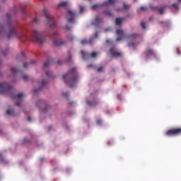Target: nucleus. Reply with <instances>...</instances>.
Here are the masks:
<instances>
[{
  "label": "nucleus",
  "instance_id": "34",
  "mask_svg": "<svg viewBox=\"0 0 181 181\" xmlns=\"http://www.w3.org/2000/svg\"><path fill=\"white\" fill-rule=\"evenodd\" d=\"M1 53H2V54H4V56H6V53H8V49H6L5 52L1 49Z\"/></svg>",
  "mask_w": 181,
  "mask_h": 181
},
{
  "label": "nucleus",
  "instance_id": "26",
  "mask_svg": "<svg viewBox=\"0 0 181 181\" xmlns=\"http://www.w3.org/2000/svg\"><path fill=\"white\" fill-rule=\"evenodd\" d=\"M103 13H105V15H107V16H114V15L112 14L110 10L105 11Z\"/></svg>",
  "mask_w": 181,
  "mask_h": 181
},
{
  "label": "nucleus",
  "instance_id": "24",
  "mask_svg": "<svg viewBox=\"0 0 181 181\" xmlns=\"http://www.w3.org/2000/svg\"><path fill=\"white\" fill-rule=\"evenodd\" d=\"M81 45H86L87 43H90V45H92L93 44V39H90L89 41L87 40H83L81 42Z\"/></svg>",
  "mask_w": 181,
  "mask_h": 181
},
{
  "label": "nucleus",
  "instance_id": "25",
  "mask_svg": "<svg viewBox=\"0 0 181 181\" xmlns=\"http://www.w3.org/2000/svg\"><path fill=\"white\" fill-rule=\"evenodd\" d=\"M14 112H15V111H13V110H12V109H8L6 111L7 115H13Z\"/></svg>",
  "mask_w": 181,
  "mask_h": 181
},
{
  "label": "nucleus",
  "instance_id": "52",
  "mask_svg": "<svg viewBox=\"0 0 181 181\" xmlns=\"http://www.w3.org/2000/svg\"><path fill=\"white\" fill-rule=\"evenodd\" d=\"M95 37L97 39V37H98V33H95Z\"/></svg>",
  "mask_w": 181,
  "mask_h": 181
},
{
  "label": "nucleus",
  "instance_id": "4",
  "mask_svg": "<svg viewBox=\"0 0 181 181\" xmlns=\"http://www.w3.org/2000/svg\"><path fill=\"white\" fill-rule=\"evenodd\" d=\"M44 15L47 21V24L49 25L50 28H53L56 26V21L53 18V16L50 15V12L47 8L43 9Z\"/></svg>",
  "mask_w": 181,
  "mask_h": 181
},
{
  "label": "nucleus",
  "instance_id": "29",
  "mask_svg": "<svg viewBox=\"0 0 181 181\" xmlns=\"http://www.w3.org/2000/svg\"><path fill=\"white\" fill-rule=\"evenodd\" d=\"M100 5L98 4H94L93 6H92V9H93V11H95V9H97V8H99Z\"/></svg>",
  "mask_w": 181,
  "mask_h": 181
},
{
  "label": "nucleus",
  "instance_id": "36",
  "mask_svg": "<svg viewBox=\"0 0 181 181\" xmlns=\"http://www.w3.org/2000/svg\"><path fill=\"white\" fill-rule=\"evenodd\" d=\"M103 66H100L98 69V73H101V71H103Z\"/></svg>",
  "mask_w": 181,
  "mask_h": 181
},
{
  "label": "nucleus",
  "instance_id": "11",
  "mask_svg": "<svg viewBox=\"0 0 181 181\" xmlns=\"http://www.w3.org/2000/svg\"><path fill=\"white\" fill-rule=\"evenodd\" d=\"M83 59L85 60H88V59H90V57H91L92 59H94L95 57H97V54L96 52H92L90 54L84 52V51H81V52Z\"/></svg>",
  "mask_w": 181,
  "mask_h": 181
},
{
  "label": "nucleus",
  "instance_id": "64",
  "mask_svg": "<svg viewBox=\"0 0 181 181\" xmlns=\"http://www.w3.org/2000/svg\"><path fill=\"white\" fill-rule=\"evenodd\" d=\"M117 11H119V9H117Z\"/></svg>",
  "mask_w": 181,
  "mask_h": 181
},
{
  "label": "nucleus",
  "instance_id": "3",
  "mask_svg": "<svg viewBox=\"0 0 181 181\" xmlns=\"http://www.w3.org/2000/svg\"><path fill=\"white\" fill-rule=\"evenodd\" d=\"M116 33H117V36H119L116 39V42H119V40H122V39H124V37H125L126 39H131L132 40H135V39H136V37H138V34H136V33H134L132 35H124V31L121 29L117 30Z\"/></svg>",
  "mask_w": 181,
  "mask_h": 181
},
{
  "label": "nucleus",
  "instance_id": "35",
  "mask_svg": "<svg viewBox=\"0 0 181 181\" xmlns=\"http://www.w3.org/2000/svg\"><path fill=\"white\" fill-rule=\"evenodd\" d=\"M48 108H50V106H49V105H46L45 106V107L44 108V110H43V111H44V112H47V109Z\"/></svg>",
  "mask_w": 181,
  "mask_h": 181
},
{
  "label": "nucleus",
  "instance_id": "42",
  "mask_svg": "<svg viewBox=\"0 0 181 181\" xmlns=\"http://www.w3.org/2000/svg\"><path fill=\"white\" fill-rule=\"evenodd\" d=\"M33 22H34L35 23H39V19L35 18V19L33 20Z\"/></svg>",
  "mask_w": 181,
  "mask_h": 181
},
{
  "label": "nucleus",
  "instance_id": "23",
  "mask_svg": "<svg viewBox=\"0 0 181 181\" xmlns=\"http://www.w3.org/2000/svg\"><path fill=\"white\" fill-rule=\"evenodd\" d=\"M46 76L50 78H54V75H53V72H52V71H47Z\"/></svg>",
  "mask_w": 181,
  "mask_h": 181
},
{
  "label": "nucleus",
  "instance_id": "44",
  "mask_svg": "<svg viewBox=\"0 0 181 181\" xmlns=\"http://www.w3.org/2000/svg\"><path fill=\"white\" fill-rule=\"evenodd\" d=\"M6 18H7V19H8V21H9V19H11V14L7 13V14H6Z\"/></svg>",
  "mask_w": 181,
  "mask_h": 181
},
{
  "label": "nucleus",
  "instance_id": "22",
  "mask_svg": "<svg viewBox=\"0 0 181 181\" xmlns=\"http://www.w3.org/2000/svg\"><path fill=\"white\" fill-rule=\"evenodd\" d=\"M123 21H124V19H122L121 18H117L115 20V23H116V25L119 26V25H121Z\"/></svg>",
  "mask_w": 181,
  "mask_h": 181
},
{
  "label": "nucleus",
  "instance_id": "10",
  "mask_svg": "<svg viewBox=\"0 0 181 181\" xmlns=\"http://www.w3.org/2000/svg\"><path fill=\"white\" fill-rule=\"evenodd\" d=\"M76 15H77V13L73 11H68V15L66 16V18L69 23H74Z\"/></svg>",
  "mask_w": 181,
  "mask_h": 181
},
{
  "label": "nucleus",
  "instance_id": "50",
  "mask_svg": "<svg viewBox=\"0 0 181 181\" xmlns=\"http://www.w3.org/2000/svg\"><path fill=\"white\" fill-rule=\"evenodd\" d=\"M117 98L119 99V100H122V96H121V95H117Z\"/></svg>",
  "mask_w": 181,
  "mask_h": 181
},
{
  "label": "nucleus",
  "instance_id": "62",
  "mask_svg": "<svg viewBox=\"0 0 181 181\" xmlns=\"http://www.w3.org/2000/svg\"><path fill=\"white\" fill-rule=\"evenodd\" d=\"M178 2H181V0H178Z\"/></svg>",
  "mask_w": 181,
  "mask_h": 181
},
{
  "label": "nucleus",
  "instance_id": "2",
  "mask_svg": "<svg viewBox=\"0 0 181 181\" xmlns=\"http://www.w3.org/2000/svg\"><path fill=\"white\" fill-rule=\"evenodd\" d=\"M62 78L65 81V84H68L71 88H74L78 81L77 69L75 67L72 68L66 74L63 75Z\"/></svg>",
  "mask_w": 181,
  "mask_h": 181
},
{
  "label": "nucleus",
  "instance_id": "58",
  "mask_svg": "<svg viewBox=\"0 0 181 181\" xmlns=\"http://www.w3.org/2000/svg\"><path fill=\"white\" fill-rule=\"evenodd\" d=\"M35 63V61H31L30 64H33Z\"/></svg>",
  "mask_w": 181,
  "mask_h": 181
},
{
  "label": "nucleus",
  "instance_id": "55",
  "mask_svg": "<svg viewBox=\"0 0 181 181\" xmlns=\"http://www.w3.org/2000/svg\"><path fill=\"white\" fill-rule=\"evenodd\" d=\"M177 54H180V52L179 51L178 48L177 49Z\"/></svg>",
  "mask_w": 181,
  "mask_h": 181
},
{
  "label": "nucleus",
  "instance_id": "59",
  "mask_svg": "<svg viewBox=\"0 0 181 181\" xmlns=\"http://www.w3.org/2000/svg\"><path fill=\"white\" fill-rule=\"evenodd\" d=\"M49 131H50V129H52V127H49Z\"/></svg>",
  "mask_w": 181,
  "mask_h": 181
},
{
  "label": "nucleus",
  "instance_id": "43",
  "mask_svg": "<svg viewBox=\"0 0 181 181\" xmlns=\"http://www.w3.org/2000/svg\"><path fill=\"white\" fill-rule=\"evenodd\" d=\"M23 142H24V144H28V143H29V140H28V139H23Z\"/></svg>",
  "mask_w": 181,
  "mask_h": 181
},
{
  "label": "nucleus",
  "instance_id": "47",
  "mask_svg": "<svg viewBox=\"0 0 181 181\" xmlns=\"http://www.w3.org/2000/svg\"><path fill=\"white\" fill-rule=\"evenodd\" d=\"M68 62H71V55L69 54Z\"/></svg>",
  "mask_w": 181,
  "mask_h": 181
},
{
  "label": "nucleus",
  "instance_id": "31",
  "mask_svg": "<svg viewBox=\"0 0 181 181\" xmlns=\"http://www.w3.org/2000/svg\"><path fill=\"white\" fill-rule=\"evenodd\" d=\"M68 39H69V40H70L71 42H73V41L74 40V36H73V35H69V36H68Z\"/></svg>",
  "mask_w": 181,
  "mask_h": 181
},
{
  "label": "nucleus",
  "instance_id": "18",
  "mask_svg": "<svg viewBox=\"0 0 181 181\" xmlns=\"http://www.w3.org/2000/svg\"><path fill=\"white\" fill-rule=\"evenodd\" d=\"M103 22V18H100V16H96L95 21L92 23V25H98Z\"/></svg>",
  "mask_w": 181,
  "mask_h": 181
},
{
  "label": "nucleus",
  "instance_id": "54",
  "mask_svg": "<svg viewBox=\"0 0 181 181\" xmlns=\"http://www.w3.org/2000/svg\"><path fill=\"white\" fill-rule=\"evenodd\" d=\"M28 121L29 122H30V121H32V118L28 117Z\"/></svg>",
  "mask_w": 181,
  "mask_h": 181
},
{
  "label": "nucleus",
  "instance_id": "30",
  "mask_svg": "<svg viewBox=\"0 0 181 181\" xmlns=\"http://www.w3.org/2000/svg\"><path fill=\"white\" fill-rule=\"evenodd\" d=\"M141 28H142L143 29H146V26L145 22L142 21V22L141 23Z\"/></svg>",
  "mask_w": 181,
  "mask_h": 181
},
{
  "label": "nucleus",
  "instance_id": "27",
  "mask_svg": "<svg viewBox=\"0 0 181 181\" xmlns=\"http://www.w3.org/2000/svg\"><path fill=\"white\" fill-rule=\"evenodd\" d=\"M23 79L24 80V81H28V80H29V76L23 75Z\"/></svg>",
  "mask_w": 181,
  "mask_h": 181
},
{
  "label": "nucleus",
  "instance_id": "51",
  "mask_svg": "<svg viewBox=\"0 0 181 181\" xmlns=\"http://www.w3.org/2000/svg\"><path fill=\"white\" fill-rule=\"evenodd\" d=\"M107 145L110 146V145H112V141H108L107 142Z\"/></svg>",
  "mask_w": 181,
  "mask_h": 181
},
{
  "label": "nucleus",
  "instance_id": "41",
  "mask_svg": "<svg viewBox=\"0 0 181 181\" xmlns=\"http://www.w3.org/2000/svg\"><path fill=\"white\" fill-rule=\"evenodd\" d=\"M28 66H29V64H28V63H24L23 64L24 69H28Z\"/></svg>",
  "mask_w": 181,
  "mask_h": 181
},
{
  "label": "nucleus",
  "instance_id": "53",
  "mask_svg": "<svg viewBox=\"0 0 181 181\" xmlns=\"http://www.w3.org/2000/svg\"><path fill=\"white\" fill-rule=\"evenodd\" d=\"M106 43H111V40H106Z\"/></svg>",
  "mask_w": 181,
  "mask_h": 181
},
{
  "label": "nucleus",
  "instance_id": "49",
  "mask_svg": "<svg viewBox=\"0 0 181 181\" xmlns=\"http://www.w3.org/2000/svg\"><path fill=\"white\" fill-rule=\"evenodd\" d=\"M145 9H146V8L144 7V6H141V7L140 8V10H141V11H145Z\"/></svg>",
  "mask_w": 181,
  "mask_h": 181
},
{
  "label": "nucleus",
  "instance_id": "9",
  "mask_svg": "<svg viewBox=\"0 0 181 181\" xmlns=\"http://www.w3.org/2000/svg\"><path fill=\"white\" fill-rule=\"evenodd\" d=\"M12 100H17V102L16 103V105L17 107H21V105L22 104V101H23V93H18L17 95H13L11 96Z\"/></svg>",
  "mask_w": 181,
  "mask_h": 181
},
{
  "label": "nucleus",
  "instance_id": "33",
  "mask_svg": "<svg viewBox=\"0 0 181 181\" xmlns=\"http://www.w3.org/2000/svg\"><path fill=\"white\" fill-rule=\"evenodd\" d=\"M62 95L65 98H69V92L64 93Z\"/></svg>",
  "mask_w": 181,
  "mask_h": 181
},
{
  "label": "nucleus",
  "instance_id": "19",
  "mask_svg": "<svg viewBox=\"0 0 181 181\" xmlns=\"http://www.w3.org/2000/svg\"><path fill=\"white\" fill-rule=\"evenodd\" d=\"M11 73L13 74V76H15V74H16V73H19L20 74H22L23 71L19 70V69H16L15 67H12L11 69Z\"/></svg>",
  "mask_w": 181,
  "mask_h": 181
},
{
  "label": "nucleus",
  "instance_id": "39",
  "mask_svg": "<svg viewBox=\"0 0 181 181\" xmlns=\"http://www.w3.org/2000/svg\"><path fill=\"white\" fill-rule=\"evenodd\" d=\"M159 12L161 15H163L164 12H165V10L163 8H160L159 9Z\"/></svg>",
  "mask_w": 181,
  "mask_h": 181
},
{
  "label": "nucleus",
  "instance_id": "38",
  "mask_svg": "<svg viewBox=\"0 0 181 181\" xmlns=\"http://www.w3.org/2000/svg\"><path fill=\"white\" fill-rule=\"evenodd\" d=\"M65 28H66V29L67 30H70L71 29V26H69V25H65Z\"/></svg>",
  "mask_w": 181,
  "mask_h": 181
},
{
  "label": "nucleus",
  "instance_id": "48",
  "mask_svg": "<svg viewBox=\"0 0 181 181\" xmlns=\"http://www.w3.org/2000/svg\"><path fill=\"white\" fill-rule=\"evenodd\" d=\"M0 159L1 162H4V158L2 157V153H0Z\"/></svg>",
  "mask_w": 181,
  "mask_h": 181
},
{
  "label": "nucleus",
  "instance_id": "56",
  "mask_svg": "<svg viewBox=\"0 0 181 181\" xmlns=\"http://www.w3.org/2000/svg\"><path fill=\"white\" fill-rule=\"evenodd\" d=\"M21 54H22L23 57H25V53L23 52H21Z\"/></svg>",
  "mask_w": 181,
  "mask_h": 181
},
{
  "label": "nucleus",
  "instance_id": "60",
  "mask_svg": "<svg viewBox=\"0 0 181 181\" xmlns=\"http://www.w3.org/2000/svg\"><path fill=\"white\" fill-rule=\"evenodd\" d=\"M2 63V59L0 58V64Z\"/></svg>",
  "mask_w": 181,
  "mask_h": 181
},
{
  "label": "nucleus",
  "instance_id": "37",
  "mask_svg": "<svg viewBox=\"0 0 181 181\" xmlns=\"http://www.w3.org/2000/svg\"><path fill=\"white\" fill-rule=\"evenodd\" d=\"M128 46H129V47H134V46H135V43H134V42H129L128 43Z\"/></svg>",
  "mask_w": 181,
  "mask_h": 181
},
{
  "label": "nucleus",
  "instance_id": "32",
  "mask_svg": "<svg viewBox=\"0 0 181 181\" xmlns=\"http://www.w3.org/2000/svg\"><path fill=\"white\" fill-rule=\"evenodd\" d=\"M173 6L175 7V9H179V6L177 4V3H174L173 4Z\"/></svg>",
  "mask_w": 181,
  "mask_h": 181
},
{
  "label": "nucleus",
  "instance_id": "20",
  "mask_svg": "<svg viewBox=\"0 0 181 181\" xmlns=\"http://www.w3.org/2000/svg\"><path fill=\"white\" fill-rule=\"evenodd\" d=\"M67 6H69V1H64L58 5V8H67Z\"/></svg>",
  "mask_w": 181,
  "mask_h": 181
},
{
  "label": "nucleus",
  "instance_id": "57",
  "mask_svg": "<svg viewBox=\"0 0 181 181\" xmlns=\"http://www.w3.org/2000/svg\"><path fill=\"white\" fill-rule=\"evenodd\" d=\"M23 13H24V15H26V11L25 10H23Z\"/></svg>",
  "mask_w": 181,
  "mask_h": 181
},
{
  "label": "nucleus",
  "instance_id": "5",
  "mask_svg": "<svg viewBox=\"0 0 181 181\" xmlns=\"http://www.w3.org/2000/svg\"><path fill=\"white\" fill-rule=\"evenodd\" d=\"M13 91V88L6 82L0 83V94H11Z\"/></svg>",
  "mask_w": 181,
  "mask_h": 181
},
{
  "label": "nucleus",
  "instance_id": "14",
  "mask_svg": "<svg viewBox=\"0 0 181 181\" xmlns=\"http://www.w3.org/2000/svg\"><path fill=\"white\" fill-rule=\"evenodd\" d=\"M86 103L89 107H95L98 104V101L95 99L93 101L87 100Z\"/></svg>",
  "mask_w": 181,
  "mask_h": 181
},
{
  "label": "nucleus",
  "instance_id": "21",
  "mask_svg": "<svg viewBox=\"0 0 181 181\" xmlns=\"http://www.w3.org/2000/svg\"><path fill=\"white\" fill-rule=\"evenodd\" d=\"M52 62H53V59H47V61L44 64V69H47V67H49Z\"/></svg>",
  "mask_w": 181,
  "mask_h": 181
},
{
  "label": "nucleus",
  "instance_id": "45",
  "mask_svg": "<svg viewBox=\"0 0 181 181\" xmlns=\"http://www.w3.org/2000/svg\"><path fill=\"white\" fill-rule=\"evenodd\" d=\"M80 12L81 13H83V12H84V7H81Z\"/></svg>",
  "mask_w": 181,
  "mask_h": 181
},
{
  "label": "nucleus",
  "instance_id": "8",
  "mask_svg": "<svg viewBox=\"0 0 181 181\" xmlns=\"http://www.w3.org/2000/svg\"><path fill=\"white\" fill-rule=\"evenodd\" d=\"M52 39H55L52 41L54 46H62L63 45H66V41L63 40H57L59 37V34L57 33H54L51 35Z\"/></svg>",
  "mask_w": 181,
  "mask_h": 181
},
{
  "label": "nucleus",
  "instance_id": "1",
  "mask_svg": "<svg viewBox=\"0 0 181 181\" xmlns=\"http://www.w3.org/2000/svg\"><path fill=\"white\" fill-rule=\"evenodd\" d=\"M0 36H6L7 39H12V37H16V39H28L26 35L18 32L16 28L11 21H8L5 26L0 25Z\"/></svg>",
  "mask_w": 181,
  "mask_h": 181
},
{
  "label": "nucleus",
  "instance_id": "28",
  "mask_svg": "<svg viewBox=\"0 0 181 181\" xmlns=\"http://www.w3.org/2000/svg\"><path fill=\"white\" fill-rule=\"evenodd\" d=\"M123 6H124V9H129V8H131V6L127 4H124Z\"/></svg>",
  "mask_w": 181,
  "mask_h": 181
},
{
  "label": "nucleus",
  "instance_id": "16",
  "mask_svg": "<svg viewBox=\"0 0 181 181\" xmlns=\"http://www.w3.org/2000/svg\"><path fill=\"white\" fill-rule=\"evenodd\" d=\"M47 84V81L43 80V81H42V83H41V87L39 88L38 89H35V90H34L35 94H36V93H37V91L42 90V88L45 87V86H46Z\"/></svg>",
  "mask_w": 181,
  "mask_h": 181
},
{
  "label": "nucleus",
  "instance_id": "6",
  "mask_svg": "<svg viewBox=\"0 0 181 181\" xmlns=\"http://www.w3.org/2000/svg\"><path fill=\"white\" fill-rule=\"evenodd\" d=\"M32 38L34 42H37L38 43H43L45 42V37H43V33L39 31H33L32 34Z\"/></svg>",
  "mask_w": 181,
  "mask_h": 181
},
{
  "label": "nucleus",
  "instance_id": "63",
  "mask_svg": "<svg viewBox=\"0 0 181 181\" xmlns=\"http://www.w3.org/2000/svg\"><path fill=\"white\" fill-rule=\"evenodd\" d=\"M42 160H43V158H41V162H42Z\"/></svg>",
  "mask_w": 181,
  "mask_h": 181
},
{
  "label": "nucleus",
  "instance_id": "17",
  "mask_svg": "<svg viewBox=\"0 0 181 181\" xmlns=\"http://www.w3.org/2000/svg\"><path fill=\"white\" fill-rule=\"evenodd\" d=\"M43 105H45V103L42 100H38L36 103V107H38L39 110H42Z\"/></svg>",
  "mask_w": 181,
  "mask_h": 181
},
{
  "label": "nucleus",
  "instance_id": "40",
  "mask_svg": "<svg viewBox=\"0 0 181 181\" xmlns=\"http://www.w3.org/2000/svg\"><path fill=\"white\" fill-rule=\"evenodd\" d=\"M97 124H98V125H101V124H103V120H101V119L98 120Z\"/></svg>",
  "mask_w": 181,
  "mask_h": 181
},
{
  "label": "nucleus",
  "instance_id": "61",
  "mask_svg": "<svg viewBox=\"0 0 181 181\" xmlns=\"http://www.w3.org/2000/svg\"><path fill=\"white\" fill-rule=\"evenodd\" d=\"M0 134H2V131L1 130H0Z\"/></svg>",
  "mask_w": 181,
  "mask_h": 181
},
{
  "label": "nucleus",
  "instance_id": "15",
  "mask_svg": "<svg viewBox=\"0 0 181 181\" xmlns=\"http://www.w3.org/2000/svg\"><path fill=\"white\" fill-rule=\"evenodd\" d=\"M117 2V0H107L103 3V6H110V5H114Z\"/></svg>",
  "mask_w": 181,
  "mask_h": 181
},
{
  "label": "nucleus",
  "instance_id": "46",
  "mask_svg": "<svg viewBox=\"0 0 181 181\" xmlns=\"http://www.w3.org/2000/svg\"><path fill=\"white\" fill-rule=\"evenodd\" d=\"M62 63H63V61H62V60H58L57 61V64H62Z\"/></svg>",
  "mask_w": 181,
  "mask_h": 181
},
{
  "label": "nucleus",
  "instance_id": "12",
  "mask_svg": "<svg viewBox=\"0 0 181 181\" xmlns=\"http://www.w3.org/2000/svg\"><path fill=\"white\" fill-rule=\"evenodd\" d=\"M109 52H110V54H112V56H113V57H121V56H122L121 52H117V50H115V47L110 48Z\"/></svg>",
  "mask_w": 181,
  "mask_h": 181
},
{
  "label": "nucleus",
  "instance_id": "7",
  "mask_svg": "<svg viewBox=\"0 0 181 181\" xmlns=\"http://www.w3.org/2000/svg\"><path fill=\"white\" fill-rule=\"evenodd\" d=\"M167 136H177L181 135V127H174L168 129L165 132Z\"/></svg>",
  "mask_w": 181,
  "mask_h": 181
},
{
  "label": "nucleus",
  "instance_id": "13",
  "mask_svg": "<svg viewBox=\"0 0 181 181\" xmlns=\"http://www.w3.org/2000/svg\"><path fill=\"white\" fill-rule=\"evenodd\" d=\"M145 54L146 57H149L150 56H155V51L152 49H148L145 52Z\"/></svg>",
  "mask_w": 181,
  "mask_h": 181
}]
</instances>
